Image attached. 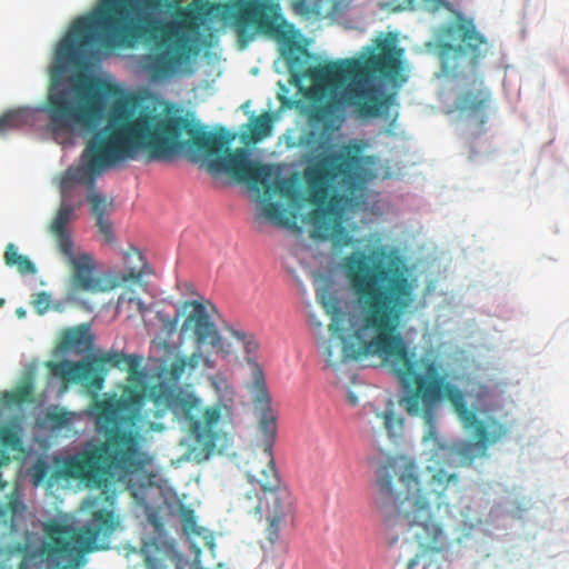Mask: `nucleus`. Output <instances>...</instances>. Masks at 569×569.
I'll return each mask as SVG.
<instances>
[{
  "label": "nucleus",
  "instance_id": "f257e3e1",
  "mask_svg": "<svg viewBox=\"0 0 569 569\" xmlns=\"http://www.w3.org/2000/svg\"><path fill=\"white\" fill-rule=\"evenodd\" d=\"M342 267L353 309L342 337L341 361L378 356L398 379L405 392L399 405L409 416L423 419L428 427L423 442L432 443L436 451L431 463L418 467L421 479L431 466L448 472L446 462L452 455L462 467L487 457L488 448L507 437L508 426L495 418L479 420L442 365L432 356L418 357L401 333L416 301V283L405 259L396 250L379 247L370 253L348 254Z\"/></svg>",
  "mask_w": 569,
  "mask_h": 569
},
{
  "label": "nucleus",
  "instance_id": "f03ea898",
  "mask_svg": "<svg viewBox=\"0 0 569 569\" xmlns=\"http://www.w3.org/2000/svg\"><path fill=\"white\" fill-rule=\"evenodd\" d=\"M183 309H190L181 326V333L194 339L198 349L210 346L217 353L229 356L231 346L223 342L211 313L217 309L211 302L186 301ZM213 368L209 356L196 350L190 356L177 357L162 375L168 377L143 386V390L126 387L121 397L98 400L92 406L98 428L106 440L88 445L79 452L62 459L59 473L66 479H77L90 488H108L116 480L134 475L148 465L149 458L141 449L142 437L134 430L120 427H136L147 431L164 430L162 419L172 413L188 425L190 435L202 448L206 456L212 453L219 440V425L231 421L232 408L222 402L201 408V399L178 386L184 375H191L200 367Z\"/></svg>",
  "mask_w": 569,
  "mask_h": 569
},
{
  "label": "nucleus",
  "instance_id": "7ed1b4c3",
  "mask_svg": "<svg viewBox=\"0 0 569 569\" xmlns=\"http://www.w3.org/2000/svg\"><path fill=\"white\" fill-rule=\"evenodd\" d=\"M168 0H98L87 16L78 17L67 36L58 43L51 68L52 84L42 111L49 121H100L106 98L118 93V88L104 80L83 77L70 88H58L54 81L70 67H79L94 56L91 49L112 50L130 48L137 42L153 40L160 52L146 58V70L152 79H164L177 73L194 52L183 32L196 20L192 10L181 9L177 19L161 21L158 11L168 7Z\"/></svg>",
  "mask_w": 569,
  "mask_h": 569
},
{
  "label": "nucleus",
  "instance_id": "20e7f679",
  "mask_svg": "<svg viewBox=\"0 0 569 569\" xmlns=\"http://www.w3.org/2000/svg\"><path fill=\"white\" fill-rule=\"evenodd\" d=\"M230 19L238 40L244 47L256 34L274 39L287 60L295 81L309 79L311 86L303 89L309 101V120L327 128L340 123L346 106L353 107L365 118H377L388 109L395 94L379 97L378 88L369 84L379 77L390 82H405L402 76L403 49L395 39H377L375 47L365 48V57L341 59L305 69L300 51V33L287 22L281 7L273 0H236L231 4Z\"/></svg>",
  "mask_w": 569,
  "mask_h": 569
},
{
  "label": "nucleus",
  "instance_id": "39448f33",
  "mask_svg": "<svg viewBox=\"0 0 569 569\" xmlns=\"http://www.w3.org/2000/svg\"><path fill=\"white\" fill-rule=\"evenodd\" d=\"M228 144L224 136L207 131L193 119L140 109L134 97H126L109 108L107 128L96 144L97 164L136 160L141 151L147 162L167 161L187 151L202 157L210 170L228 173L251 190L261 191L272 177L271 166L250 160L244 148L230 151Z\"/></svg>",
  "mask_w": 569,
  "mask_h": 569
},
{
  "label": "nucleus",
  "instance_id": "423d86ee",
  "mask_svg": "<svg viewBox=\"0 0 569 569\" xmlns=\"http://www.w3.org/2000/svg\"><path fill=\"white\" fill-rule=\"evenodd\" d=\"M377 485L382 496L397 500L388 526L407 532L421 549L407 569H441L449 537L435 510L449 512L451 498H462L459 475L431 466L422 480L412 458L396 456L380 467Z\"/></svg>",
  "mask_w": 569,
  "mask_h": 569
},
{
  "label": "nucleus",
  "instance_id": "0eeeda50",
  "mask_svg": "<svg viewBox=\"0 0 569 569\" xmlns=\"http://www.w3.org/2000/svg\"><path fill=\"white\" fill-rule=\"evenodd\" d=\"M306 148V168L303 180L306 201L315 208L308 213L311 237L330 240L336 248L349 247L352 237L342 226L343 204L360 182V149L353 144H343L333 150L332 144L315 132L303 140Z\"/></svg>",
  "mask_w": 569,
  "mask_h": 569
},
{
  "label": "nucleus",
  "instance_id": "6e6552de",
  "mask_svg": "<svg viewBox=\"0 0 569 569\" xmlns=\"http://www.w3.org/2000/svg\"><path fill=\"white\" fill-rule=\"evenodd\" d=\"M259 417L260 451L253 450L244 463L247 483L240 488L236 507L242 513L266 521L264 537L272 548L280 539V529L296 513V498L281 481L276 467L273 446L277 437V415L262 369L254 365L249 387Z\"/></svg>",
  "mask_w": 569,
  "mask_h": 569
},
{
  "label": "nucleus",
  "instance_id": "1a4fd4ad",
  "mask_svg": "<svg viewBox=\"0 0 569 569\" xmlns=\"http://www.w3.org/2000/svg\"><path fill=\"white\" fill-rule=\"evenodd\" d=\"M91 517L82 527L51 521L44 527L49 539L48 555L67 567H78L87 553L107 549L120 525L114 512V496L90 498L86 502Z\"/></svg>",
  "mask_w": 569,
  "mask_h": 569
},
{
  "label": "nucleus",
  "instance_id": "9d476101",
  "mask_svg": "<svg viewBox=\"0 0 569 569\" xmlns=\"http://www.w3.org/2000/svg\"><path fill=\"white\" fill-rule=\"evenodd\" d=\"M435 37L441 70L447 76L457 77L465 68L476 70L490 49L473 19L459 11L452 22L438 27Z\"/></svg>",
  "mask_w": 569,
  "mask_h": 569
},
{
  "label": "nucleus",
  "instance_id": "9b49d317",
  "mask_svg": "<svg viewBox=\"0 0 569 569\" xmlns=\"http://www.w3.org/2000/svg\"><path fill=\"white\" fill-rule=\"evenodd\" d=\"M107 128V124L96 130L86 143V148L81 154V164L78 167L68 168L62 174L60 188L62 201L60 207L50 223L49 230L54 237L57 246L61 254L71 256V248L73 241L67 224L72 220L76 207L68 201L70 190L74 183H86L90 188L96 186V178L100 176L106 169L113 168L126 160H119L112 164L99 166L98 152L96 144L99 133Z\"/></svg>",
  "mask_w": 569,
  "mask_h": 569
},
{
  "label": "nucleus",
  "instance_id": "f8f14e48",
  "mask_svg": "<svg viewBox=\"0 0 569 569\" xmlns=\"http://www.w3.org/2000/svg\"><path fill=\"white\" fill-rule=\"evenodd\" d=\"M122 362L128 366V381L132 383L131 387L140 390L138 385L147 377V372L141 368L142 357L138 355L127 356L118 351H109L94 356L90 360L49 362L48 367L54 377L66 382L81 383L88 389L99 391L103 388L107 366L120 367Z\"/></svg>",
  "mask_w": 569,
  "mask_h": 569
},
{
  "label": "nucleus",
  "instance_id": "ddd939ff",
  "mask_svg": "<svg viewBox=\"0 0 569 569\" xmlns=\"http://www.w3.org/2000/svg\"><path fill=\"white\" fill-rule=\"evenodd\" d=\"M261 189L264 190V197L260 199L261 214L276 226L297 229L298 213L270 200L272 196L278 194L291 203L298 202L300 197L296 183L287 178H277L272 182L269 180Z\"/></svg>",
  "mask_w": 569,
  "mask_h": 569
},
{
  "label": "nucleus",
  "instance_id": "4468645a",
  "mask_svg": "<svg viewBox=\"0 0 569 569\" xmlns=\"http://www.w3.org/2000/svg\"><path fill=\"white\" fill-rule=\"evenodd\" d=\"M68 263L72 268L71 281L76 289L90 292H108L119 287L117 278L110 276L109 272L99 277L94 276L96 264L90 253H81L76 256L71 248V256L63 254Z\"/></svg>",
  "mask_w": 569,
  "mask_h": 569
},
{
  "label": "nucleus",
  "instance_id": "2eb2a0df",
  "mask_svg": "<svg viewBox=\"0 0 569 569\" xmlns=\"http://www.w3.org/2000/svg\"><path fill=\"white\" fill-rule=\"evenodd\" d=\"M127 272H109L110 276L117 278L119 286L128 281H140L144 274V269L148 267L142 253L136 248H131L124 253L123 257Z\"/></svg>",
  "mask_w": 569,
  "mask_h": 569
},
{
  "label": "nucleus",
  "instance_id": "dca6fc26",
  "mask_svg": "<svg viewBox=\"0 0 569 569\" xmlns=\"http://www.w3.org/2000/svg\"><path fill=\"white\" fill-rule=\"evenodd\" d=\"M92 345V337L84 326L66 330L59 342V349L64 352L81 353Z\"/></svg>",
  "mask_w": 569,
  "mask_h": 569
},
{
  "label": "nucleus",
  "instance_id": "f3484780",
  "mask_svg": "<svg viewBox=\"0 0 569 569\" xmlns=\"http://www.w3.org/2000/svg\"><path fill=\"white\" fill-rule=\"evenodd\" d=\"M490 91L481 89H470L465 91L458 100V107L462 111H468L471 114L478 116L482 113L489 104Z\"/></svg>",
  "mask_w": 569,
  "mask_h": 569
},
{
  "label": "nucleus",
  "instance_id": "a211bd4d",
  "mask_svg": "<svg viewBox=\"0 0 569 569\" xmlns=\"http://www.w3.org/2000/svg\"><path fill=\"white\" fill-rule=\"evenodd\" d=\"M74 417L73 412L52 405L44 412L41 425L50 430H61L70 427L74 421Z\"/></svg>",
  "mask_w": 569,
  "mask_h": 569
},
{
  "label": "nucleus",
  "instance_id": "6ab92c4d",
  "mask_svg": "<svg viewBox=\"0 0 569 569\" xmlns=\"http://www.w3.org/2000/svg\"><path fill=\"white\" fill-rule=\"evenodd\" d=\"M3 260L8 267H14L21 274H34L37 272L36 264L27 256L20 254L14 243L6 246Z\"/></svg>",
  "mask_w": 569,
  "mask_h": 569
},
{
  "label": "nucleus",
  "instance_id": "aec40b11",
  "mask_svg": "<svg viewBox=\"0 0 569 569\" xmlns=\"http://www.w3.org/2000/svg\"><path fill=\"white\" fill-rule=\"evenodd\" d=\"M34 385L31 377L22 380V382L13 390L6 391L2 395V401L6 405H23L34 401L33 398Z\"/></svg>",
  "mask_w": 569,
  "mask_h": 569
},
{
  "label": "nucleus",
  "instance_id": "412c9836",
  "mask_svg": "<svg viewBox=\"0 0 569 569\" xmlns=\"http://www.w3.org/2000/svg\"><path fill=\"white\" fill-rule=\"evenodd\" d=\"M376 419L381 422L389 438L396 439L402 435L405 420L393 410L377 411Z\"/></svg>",
  "mask_w": 569,
  "mask_h": 569
},
{
  "label": "nucleus",
  "instance_id": "4be33fe9",
  "mask_svg": "<svg viewBox=\"0 0 569 569\" xmlns=\"http://www.w3.org/2000/svg\"><path fill=\"white\" fill-rule=\"evenodd\" d=\"M273 116L264 112L251 119L250 138L253 142H259L269 137L272 131Z\"/></svg>",
  "mask_w": 569,
  "mask_h": 569
},
{
  "label": "nucleus",
  "instance_id": "5701e85b",
  "mask_svg": "<svg viewBox=\"0 0 569 569\" xmlns=\"http://www.w3.org/2000/svg\"><path fill=\"white\" fill-rule=\"evenodd\" d=\"M29 112L26 109L10 110L0 117V134L9 130L22 128L29 122Z\"/></svg>",
  "mask_w": 569,
  "mask_h": 569
},
{
  "label": "nucleus",
  "instance_id": "b1692460",
  "mask_svg": "<svg viewBox=\"0 0 569 569\" xmlns=\"http://www.w3.org/2000/svg\"><path fill=\"white\" fill-rule=\"evenodd\" d=\"M226 330L230 333V336L233 339H236L243 347V350L248 356L247 360L248 362H251L252 357H254L259 350V343L256 340L254 336L252 333L242 331L240 329H234L232 327H227Z\"/></svg>",
  "mask_w": 569,
  "mask_h": 569
},
{
  "label": "nucleus",
  "instance_id": "393cba45",
  "mask_svg": "<svg viewBox=\"0 0 569 569\" xmlns=\"http://www.w3.org/2000/svg\"><path fill=\"white\" fill-rule=\"evenodd\" d=\"M292 9L296 14L306 19H319L322 14L320 0H293Z\"/></svg>",
  "mask_w": 569,
  "mask_h": 569
},
{
  "label": "nucleus",
  "instance_id": "a878e982",
  "mask_svg": "<svg viewBox=\"0 0 569 569\" xmlns=\"http://www.w3.org/2000/svg\"><path fill=\"white\" fill-rule=\"evenodd\" d=\"M90 193L87 197L88 202L90 203L91 213L96 219L104 218L109 208L112 207V200H108L107 197L94 192V187L90 188Z\"/></svg>",
  "mask_w": 569,
  "mask_h": 569
},
{
  "label": "nucleus",
  "instance_id": "bb28decb",
  "mask_svg": "<svg viewBox=\"0 0 569 569\" xmlns=\"http://www.w3.org/2000/svg\"><path fill=\"white\" fill-rule=\"evenodd\" d=\"M22 445L21 435L12 426L0 427V446L10 450H20Z\"/></svg>",
  "mask_w": 569,
  "mask_h": 569
},
{
  "label": "nucleus",
  "instance_id": "cd10ccee",
  "mask_svg": "<svg viewBox=\"0 0 569 569\" xmlns=\"http://www.w3.org/2000/svg\"><path fill=\"white\" fill-rule=\"evenodd\" d=\"M322 305L327 309V312L332 316V321L329 325V331L333 335H340L343 330L341 327V321L345 312L333 299L329 301H322Z\"/></svg>",
  "mask_w": 569,
  "mask_h": 569
},
{
  "label": "nucleus",
  "instance_id": "c85d7f7f",
  "mask_svg": "<svg viewBox=\"0 0 569 569\" xmlns=\"http://www.w3.org/2000/svg\"><path fill=\"white\" fill-rule=\"evenodd\" d=\"M32 306L37 313L43 315L48 311L50 303H51V297L49 293L44 291H40L33 296L32 299Z\"/></svg>",
  "mask_w": 569,
  "mask_h": 569
},
{
  "label": "nucleus",
  "instance_id": "c756f323",
  "mask_svg": "<svg viewBox=\"0 0 569 569\" xmlns=\"http://www.w3.org/2000/svg\"><path fill=\"white\" fill-rule=\"evenodd\" d=\"M99 232L103 236L104 240L109 243L113 242V230L111 222L104 217L96 219Z\"/></svg>",
  "mask_w": 569,
  "mask_h": 569
},
{
  "label": "nucleus",
  "instance_id": "7c9ffc66",
  "mask_svg": "<svg viewBox=\"0 0 569 569\" xmlns=\"http://www.w3.org/2000/svg\"><path fill=\"white\" fill-rule=\"evenodd\" d=\"M144 563L147 569H169L168 565L166 563V559L152 557L149 555L146 556Z\"/></svg>",
  "mask_w": 569,
  "mask_h": 569
},
{
  "label": "nucleus",
  "instance_id": "2f4dec72",
  "mask_svg": "<svg viewBox=\"0 0 569 569\" xmlns=\"http://www.w3.org/2000/svg\"><path fill=\"white\" fill-rule=\"evenodd\" d=\"M48 468L44 463H37L34 466L33 482L38 485L46 476Z\"/></svg>",
  "mask_w": 569,
  "mask_h": 569
},
{
  "label": "nucleus",
  "instance_id": "473e14b6",
  "mask_svg": "<svg viewBox=\"0 0 569 569\" xmlns=\"http://www.w3.org/2000/svg\"><path fill=\"white\" fill-rule=\"evenodd\" d=\"M136 302L137 306H138V309L141 313H143L146 311V307H144V303L142 302V300L140 299H137L134 297H131V296H127L126 293H122L120 297H119V303H123V302Z\"/></svg>",
  "mask_w": 569,
  "mask_h": 569
},
{
  "label": "nucleus",
  "instance_id": "72a5a7b5",
  "mask_svg": "<svg viewBox=\"0 0 569 569\" xmlns=\"http://www.w3.org/2000/svg\"><path fill=\"white\" fill-rule=\"evenodd\" d=\"M426 3H429L432 11L439 10L440 8H448L449 3L445 0H423Z\"/></svg>",
  "mask_w": 569,
  "mask_h": 569
},
{
  "label": "nucleus",
  "instance_id": "f704fd0d",
  "mask_svg": "<svg viewBox=\"0 0 569 569\" xmlns=\"http://www.w3.org/2000/svg\"><path fill=\"white\" fill-rule=\"evenodd\" d=\"M326 357H327V361L329 362V365H331V366L336 365V362L333 360V350L330 345L326 348Z\"/></svg>",
  "mask_w": 569,
  "mask_h": 569
},
{
  "label": "nucleus",
  "instance_id": "c9c22d12",
  "mask_svg": "<svg viewBox=\"0 0 569 569\" xmlns=\"http://www.w3.org/2000/svg\"><path fill=\"white\" fill-rule=\"evenodd\" d=\"M10 461V457L4 450L0 449V466L7 465Z\"/></svg>",
  "mask_w": 569,
  "mask_h": 569
},
{
  "label": "nucleus",
  "instance_id": "e433bc0d",
  "mask_svg": "<svg viewBox=\"0 0 569 569\" xmlns=\"http://www.w3.org/2000/svg\"><path fill=\"white\" fill-rule=\"evenodd\" d=\"M349 399H350L352 405H357V398L356 397L350 396Z\"/></svg>",
  "mask_w": 569,
  "mask_h": 569
},
{
  "label": "nucleus",
  "instance_id": "4c0bfd02",
  "mask_svg": "<svg viewBox=\"0 0 569 569\" xmlns=\"http://www.w3.org/2000/svg\"><path fill=\"white\" fill-rule=\"evenodd\" d=\"M177 322H178V317H176L174 320L172 321V326H174Z\"/></svg>",
  "mask_w": 569,
  "mask_h": 569
},
{
  "label": "nucleus",
  "instance_id": "58836bf2",
  "mask_svg": "<svg viewBox=\"0 0 569 569\" xmlns=\"http://www.w3.org/2000/svg\"><path fill=\"white\" fill-rule=\"evenodd\" d=\"M3 305H4V300L0 299V307H2Z\"/></svg>",
  "mask_w": 569,
  "mask_h": 569
},
{
  "label": "nucleus",
  "instance_id": "ea45409f",
  "mask_svg": "<svg viewBox=\"0 0 569 569\" xmlns=\"http://www.w3.org/2000/svg\"><path fill=\"white\" fill-rule=\"evenodd\" d=\"M18 313H19L20 316L24 315V312H23V311H20V310H18Z\"/></svg>",
  "mask_w": 569,
  "mask_h": 569
}]
</instances>
